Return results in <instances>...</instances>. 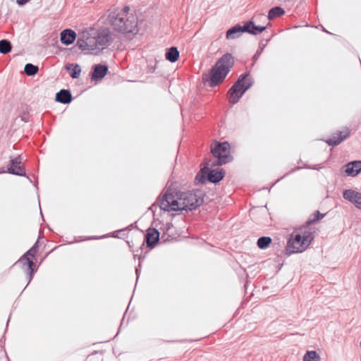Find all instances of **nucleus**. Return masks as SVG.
Here are the masks:
<instances>
[{
	"label": "nucleus",
	"mask_w": 361,
	"mask_h": 361,
	"mask_svg": "<svg viewBox=\"0 0 361 361\" xmlns=\"http://www.w3.org/2000/svg\"><path fill=\"white\" fill-rule=\"evenodd\" d=\"M203 202V193L200 190L176 192L166 191L160 200V208L167 212L192 210Z\"/></svg>",
	"instance_id": "obj_1"
},
{
	"label": "nucleus",
	"mask_w": 361,
	"mask_h": 361,
	"mask_svg": "<svg viewBox=\"0 0 361 361\" xmlns=\"http://www.w3.org/2000/svg\"><path fill=\"white\" fill-rule=\"evenodd\" d=\"M114 37L108 28H86L78 34V47L87 54H98L107 48Z\"/></svg>",
	"instance_id": "obj_2"
},
{
	"label": "nucleus",
	"mask_w": 361,
	"mask_h": 361,
	"mask_svg": "<svg viewBox=\"0 0 361 361\" xmlns=\"http://www.w3.org/2000/svg\"><path fill=\"white\" fill-rule=\"evenodd\" d=\"M108 21L116 32L133 35L139 32L138 18L135 13L130 12L128 6L111 12L108 16Z\"/></svg>",
	"instance_id": "obj_3"
},
{
	"label": "nucleus",
	"mask_w": 361,
	"mask_h": 361,
	"mask_svg": "<svg viewBox=\"0 0 361 361\" xmlns=\"http://www.w3.org/2000/svg\"><path fill=\"white\" fill-rule=\"evenodd\" d=\"M316 213H313L307 221L306 226L301 229V233L297 231L291 233L287 244V251L290 253L302 252L310 244L314 238Z\"/></svg>",
	"instance_id": "obj_4"
},
{
	"label": "nucleus",
	"mask_w": 361,
	"mask_h": 361,
	"mask_svg": "<svg viewBox=\"0 0 361 361\" xmlns=\"http://www.w3.org/2000/svg\"><path fill=\"white\" fill-rule=\"evenodd\" d=\"M233 65V56L229 54L224 55L211 70L209 86L214 87L221 82Z\"/></svg>",
	"instance_id": "obj_5"
},
{
	"label": "nucleus",
	"mask_w": 361,
	"mask_h": 361,
	"mask_svg": "<svg viewBox=\"0 0 361 361\" xmlns=\"http://www.w3.org/2000/svg\"><path fill=\"white\" fill-rule=\"evenodd\" d=\"M252 86L251 79L247 75H241L228 90V98L233 104L237 103L243 94Z\"/></svg>",
	"instance_id": "obj_6"
},
{
	"label": "nucleus",
	"mask_w": 361,
	"mask_h": 361,
	"mask_svg": "<svg viewBox=\"0 0 361 361\" xmlns=\"http://www.w3.org/2000/svg\"><path fill=\"white\" fill-rule=\"evenodd\" d=\"M212 153L217 158V160L213 163L214 165L225 164L231 160L230 145L227 142H215L214 146H212Z\"/></svg>",
	"instance_id": "obj_7"
},
{
	"label": "nucleus",
	"mask_w": 361,
	"mask_h": 361,
	"mask_svg": "<svg viewBox=\"0 0 361 361\" xmlns=\"http://www.w3.org/2000/svg\"><path fill=\"white\" fill-rule=\"evenodd\" d=\"M37 252V246L36 244L32 246L24 255L23 258L20 259V262L23 264H26L27 266L28 274H30V281L31 280L34 269L33 267L35 266L32 259L30 257H33Z\"/></svg>",
	"instance_id": "obj_8"
},
{
	"label": "nucleus",
	"mask_w": 361,
	"mask_h": 361,
	"mask_svg": "<svg viewBox=\"0 0 361 361\" xmlns=\"http://www.w3.org/2000/svg\"><path fill=\"white\" fill-rule=\"evenodd\" d=\"M350 135V130L348 128H344L341 130H338L334 133L332 137L326 140V142L329 145L336 146L339 145L345 139H346Z\"/></svg>",
	"instance_id": "obj_9"
},
{
	"label": "nucleus",
	"mask_w": 361,
	"mask_h": 361,
	"mask_svg": "<svg viewBox=\"0 0 361 361\" xmlns=\"http://www.w3.org/2000/svg\"><path fill=\"white\" fill-rule=\"evenodd\" d=\"M343 197L350 201L355 206L361 209V193L353 190H346L343 192Z\"/></svg>",
	"instance_id": "obj_10"
},
{
	"label": "nucleus",
	"mask_w": 361,
	"mask_h": 361,
	"mask_svg": "<svg viewBox=\"0 0 361 361\" xmlns=\"http://www.w3.org/2000/svg\"><path fill=\"white\" fill-rule=\"evenodd\" d=\"M20 161L18 157L12 159L8 165V171L10 173L23 176L25 173L23 169L20 166Z\"/></svg>",
	"instance_id": "obj_11"
},
{
	"label": "nucleus",
	"mask_w": 361,
	"mask_h": 361,
	"mask_svg": "<svg viewBox=\"0 0 361 361\" xmlns=\"http://www.w3.org/2000/svg\"><path fill=\"white\" fill-rule=\"evenodd\" d=\"M60 39L62 44L70 45L76 39V33L70 29H66L61 32Z\"/></svg>",
	"instance_id": "obj_12"
},
{
	"label": "nucleus",
	"mask_w": 361,
	"mask_h": 361,
	"mask_svg": "<svg viewBox=\"0 0 361 361\" xmlns=\"http://www.w3.org/2000/svg\"><path fill=\"white\" fill-rule=\"evenodd\" d=\"M148 247H153L159 239V233L155 228H148L145 236Z\"/></svg>",
	"instance_id": "obj_13"
},
{
	"label": "nucleus",
	"mask_w": 361,
	"mask_h": 361,
	"mask_svg": "<svg viewBox=\"0 0 361 361\" xmlns=\"http://www.w3.org/2000/svg\"><path fill=\"white\" fill-rule=\"evenodd\" d=\"M266 26L256 25L253 21H247L244 24V30L245 32H248L252 35H258L265 30Z\"/></svg>",
	"instance_id": "obj_14"
},
{
	"label": "nucleus",
	"mask_w": 361,
	"mask_h": 361,
	"mask_svg": "<svg viewBox=\"0 0 361 361\" xmlns=\"http://www.w3.org/2000/svg\"><path fill=\"white\" fill-rule=\"evenodd\" d=\"M345 171L348 176H355L361 171V161H354L345 166Z\"/></svg>",
	"instance_id": "obj_15"
},
{
	"label": "nucleus",
	"mask_w": 361,
	"mask_h": 361,
	"mask_svg": "<svg viewBox=\"0 0 361 361\" xmlns=\"http://www.w3.org/2000/svg\"><path fill=\"white\" fill-rule=\"evenodd\" d=\"M243 32H245L244 30V25L242 27L240 25H236L226 32V38L228 39L238 38Z\"/></svg>",
	"instance_id": "obj_16"
},
{
	"label": "nucleus",
	"mask_w": 361,
	"mask_h": 361,
	"mask_svg": "<svg viewBox=\"0 0 361 361\" xmlns=\"http://www.w3.org/2000/svg\"><path fill=\"white\" fill-rule=\"evenodd\" d=\"M107 71L108 68L106 66L96 65L92 73V79L94 80H101L106 75Z\"/></svg>",
	"instance_id": "obj_17"
},
{
	"label": "nucleus",
	"mask_w": 361,
	"mask_h": 361,
	"mask_svg": "<svg viewBox=\"0 0 361 361\" xmlns=\"http://www.w3.org/2000/svg\"><path fill=\"white\" fill-rule=\"evenodd\" d=\"M56 100L62 104H68L72 100V96L68 90H61L56 93Z\"/></svg>",
	"instance_id": "obj_18"
},
{
	"label": "nucleus",
	"mask_w": 361,
	"mask_h": 361,
	"mask_svg": "<svg viewBox=\"0 0 361 361\" xmlns=\"http://www.w3.org/2000/svg\"><path fill=\"white\" fill-rule=\"evenodd\" d=\"M224 176V171L222 169H214L208 171V180L212 183L220 181Z\"/></svg>",
	"instance_id": "obj_19"
},
{
	"label": "nucleus",
	"mask_w": 361,
	"mask_h": 361,
	"mask_svg": "<svg viewBox=\"0 0 361 361\" xmlns=\"http://www.w3.org/2000/svg\"><path fill=\"white\" fill-rule=\"evenodd\" d=\"M179 57V51L175 47L169 49L166 53V59L170 62H176Z\"/></svg>",
	"instance_id": "obj_20"
},
{
	"label": "nucleus",
	"mask_w": 361,
	"mask_h": 361,
	"mask_svg": "<svg viewBox=\"0 0 361 361\" xmlns=\"http://www.w3.org/2000/svg\"><path fill=\"white\" fill-rule=\"evenodd\" d=\"M66 69L70 72V75L73 78H78L81 73V69L78 64H69L66 66Z\"/></svg>",
	"instance_id": "obj_21"
},
{
	"label": "nucleus",
	"mask_w": 361,
	"mask_h": 361,
	"mask_svg": "<svg viewBox=\"0 0 361 361\" xmlns=\"http://www.w3.org/2000/svg\"><path fill=\"white\" fill-rule=\"evenodd\" d=\"M283 13H284V11L281 7L276 6V7L271 8L269 11L268 18H269V19L271 20L276 17H279V16H282Z\"/></svg>",
	"instance_id": "obj_22"
},
{
	"label": "nucleus",
	"mask_w": 361,
	"mask_h": 361,
	"mask_svg": "<svg viewBox=\"0 0 361 361\" xmlns=\"http://www.w3.org/2000/svg\"><path fill=\"white\" fill-rule=\"evenodd\" d=\"M11 44L6 39H2L0 41V53L8 54L11 51Z\"/></svg>",
	"instance_id": "obj_23"
},
{
	"label": "nucleus",
	"mask_w": 361,
	"mask_h": 361,
	"mask_svg": "<svg viewBox=\"0 0 361 361\" xmlns=\"http://www.w3.org/2000/svg\"><path fill=\"white\" fill-rule=\"evenodd\" d=\"M208 168L202 169L200 172L196 176L195 180L199 183H204L207 180L206 176H208Z\"/></svg>",
	"instance_id": "obj_24"
},
{
	"label": "nucleus",
	"mask_w": 361,
	"mask_h": 361,
	"mask_svg": "<svg viewBox=\"0 0 361 361\" xmlns=\"http://www.w3.org/2000/svg\"><path fill=\"white\" fill-rule=\"evenodd\" d=\"M38 67L32 63H27L25 66V73L30 76L35 75L38 72Z\"/></svg>",
	"instance_id": "obj_25"
},
{
	"label": "nucleus",
	"mask_w": 361,
	"mask_h": 361,
	"mask_svg": "<svg viewBox=\"0 0 361 361\" xmlns=\"http://www.w3.org/2000/svg\"><path fill=\"white\" fill-rule=\"evenodd\" d=\"M271 239L269 237H261L257 240V245L261 249H264L271 243Z\"/></svg>",
	"instance_id": "obj_26"
},
{
	"label": "nucleus",
	"mask_w": 361,
	"mask_h": 361,
	"mask_svg": "<svg viewBox=\"0 0 361 361\" xmlns=\"http://www.w3.org/2000/svg\"><path fill=\"white\" fill-rule=\"evenodd\" d=\"M303 361H316V350L307 351L303 357Z\"/></svg>",
	"instance_id": "obj_27"
},
{
	"label": "nucleus",
	"mask_w": 361,
	"mask_h": 361,
	"mask_svg": "<svg viewBox=\"0 0 361 361\" xmlns=\"http://www.w3.org/2000/svg\"><path fill=\"white\" fill-rule=\"evenodd\" d=\"M262 51V49H261L260 50H258V51L256 52V54H255L254 55V56H253V60H254V61H256V60L258 59V57H259V56L261 54Z\"/></svg>",
	"instance_id": "obj_28"
},
{
	"label": "nucleus",
	"mask_w": 361,
	"mask_h": 361,
	"mask_svg": "<svg viewBox=\"0 0 361 361\" xmlns=\"http://www.w3.org/2000/svg\"><path fill=\"white\" fill-rule=\"evenodd\" d=\"M19 6H23L27 1H16Z\"/></svg>",
	"instance_id": "obj_29"
},
{
	"label": "nucleus",
	"mask_w": 361,
	"mask_h": 361,
	"mask_svg": "<svg viewBox=\"0 0 361 361\" xmlns=\"http://www.w3.org/2000/svg\"><path fill=\"white\" fill-rule=\"evenodd\" d=\"M323 216H324V215L320 214L319 212L317 211V221L319 220L320 219L323 218Z\"/></svg>",
	"instance_id": "obj_30"
},
{
	"label": "nucleus",
	"mask_w": 361,
	"mask_h": 361,
	"mask_svg": "<svg viewBox=\"0 0 361 361\" xmlns=\"http://www.w3.org/2000/svg\"><path fill=\"white\" fill-rule=\"evenodd\" d=\"M87 239H88V240H91V239H96V238H88Z\"/></svg>",
	"instance_id": "obj_31"
}]
</instances>
